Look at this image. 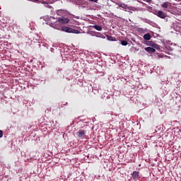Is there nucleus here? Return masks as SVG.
Wrapping results in <instances>:
<instances>
[{"label":"nucleus","mask_w":181,"mask_h":181,"mask_svg":"<svg viewBox=\"0 0 181 181\" xmlns=\"http://www.w3.org/2000/svg\"><path fill=\"white\" fill-rule=\"evenodd\" d=\"M121 44L122 46H127L128 45V42L125 40H122Z\"/></svg>","instance_id":"nucleus-12"},{"label":"nucleus","mask_w":181,"mask_h":181,"mask_svg":"<svg viewBox=\"0 0 181 181\" xmlns=\"http://www.w3.org/2000/svg\"><path fill=\"white\" fill-rule=\"evenodd\" d=\"M152 44H154V42H151V41H149L148 42V45H152Z\"/></svg>","instance_id":"nucleus-18"},{"label":"nucleus","mask_w":181,"mask_h":181,"mask_svg":"<svg viewBox=\"0 0 181 181\" xmlns=\"http://www.w3.org/2000/svg\"><path fill=\"white\" fill-rule=\"evenodd\" d=\"M89 1L98 3V0H88Z\"/></svg>","instance_id":"nucleus-17"},{"label":"nucleus","mask_w":181,"mask_h":181,"mask_svg":"<svg viewBox=\"0 0 181 181\" xmlns=\"http://www.w3.org/2000/svg\"><path fill=\"white\" fill-rule=\"evenodd\" d=\"M93 36H95L96 37L105 39V37L103 35V34H102L100 33H96L95 35H93Z\"/></svg>","instance_id":"nucleus-9"},{"label":"nucleus","mask_w":181,"mask_h":181,"mask_svg":"<svg viewBox=\"0 0 181 181\" xmlns=\"http://www.w3.org/2000/svg\"><path fill=\"white\" fill-rule=\"evenodd\" d=\"M57 22L62 24H67L69 22V19L68 18L62 17L58 18Z\"/></svg>","instance_id":"nucleus-4"},{"label":"nucleus","mask_w":181,"mask_h":181,"mask_svg":"<svg viewBox=\"0 0 181 181\" xmlns=\"http://www.w3.org/2000/svg\"><path fill=\"white\" fill-rule=\"evenodd\" d=\"M0 138H3V131L0 130Z\"/></svg>","instance_id":"nucleus-16"},{"label":"nucleus","mask_w":181,"mask_h":181,"mask_svg":"<svg viewBox=\"0 0 181 181\" xmlns=\"http://www.w3.org/2000/svg\"><path fill=\"white\" fill-rule=\"evenodd\" d=\"M161 7L164 8H168V4L167 3H164L163 4L161 5Z\"/></svg>","instance_id":"nucleus-13"},{"label":"nucleus","mask_w":181,"mask_h":181,"mask_svg":"<svg viewBox=\"0 0 181 181\" xmlns=\"http://www.w3.org/2000/svg\"><path fill=\"white\" fill-rule=\"evenodd\" d=\"M146 1H147V2H150V1H151V0H147Z\"/></svg>","instance_id":"nucleus-20"},{"label":"nucleus","mask_w":181,"mask_h":181,"mask_svg":"<svg viewBox=\"0 0 181 181\" xmlns=\"http://www.w3.org/2000/svg\"><path fill=\"white\" fill-rule=\"evenodd\" d=\"M175 1H181V0H175Z\"/></svg>","instance_id":"nucleus-19"},{"label":"nucleus","mask_w":181,"mask_h":181,"mask_svg":"<svg viewBox=\"0 0 181 181\" xmlns=\"http://www.w3.org/2000/svg\"><path fill=\"white\" fill-rule=\"evenodd\" d=\"M40 4H43L45 5V7L51 8L52 6L49 5V1H47V0H42L40 1Z\"/></svg>","instance_id":"nucleus-7"},{"label":"nucleus","mask_w":181,"mask_h":181,"mask_svg":"<svg viewBox=\"0 0 181 181\" xmlns=\"http://www.w3.org/2000/svg\"><path fill=\"white\" fill-rule=\"evenodd\" d=\"M61 30L62 32H65L66 33H74V34H78L80 33V31L79 30H75V29H73L71 28H69V27H62L61 28Z\"/></svg>","instance_id":"nucleus-1"},{"label":"nucleus","mask_w":181,"mask_h":181,"mask_svg":"<svg viewBox=\"0 0 181 181\" xmlns=\"http://www.w3.org/2000/svg\"><path fill=\"white\" fill-rule=\"evenodd\" d=\"M76 136L80 140L84 139L86 138V131L83 129H80L76 133Z\"/></svg>","instance_id":"nucleus-2"},{"label":"nucleus","mask_w":181,"mask_h":181,"mask_svg":"<svg viewBox=\"0 0 181 181\" xmlns=\"http://www.w3.org/2000/svg\"><path fill=\"white\" fill-rule=\"evenodd\" d=\"M148 46H151L153 48H156V49H159L160 47L159 45H156V43H152V45H148Z\"/></svg>","instance_id":"nucleus-11"},{"label":"nucleus","mask_w":181,"mask_h":181,"mask_svg":"<svg viewBox=\"0 0 181 181\" xmlns=\"http://www.w3.org/2000/svg\"><path fill=\"white\" fill-rule=\"evenodd\" d=\"M93 29H95L97 30L98 31H102L103 30V28L100 25H93L91 26Z\"/></svg>","instance_id":"nucleus-10"},{"label":"nucleus","mask_w":181,"mask_h":181,"mask_svg":"<svg viewBox=\"0 0 181 181\" xmlns=\"http://www.w3.org/2000/svg\"><path fill=\"white\" fill-rule=\"evenodd\" d=\"M144 50H146L148 54H154L156 52V49L151 47L144 48Z\"/></svg>","instance_id":"nucleus-6"},{"label":"nucleus","mask_w":181,"mask_h":181,"mask_svg":"<svg viewBox=\"0 0 181 181\" xmlns=\"http://www.w3.org/2000/svg\"><path fill=\"white\" fill-rule=\"evenodd\" d=\"M132 179H133L134 181L139 180L141 177H139V171H134L131 174Z\"/></svg>","instance_id":"nucleus-3"},{"label":"nucleus","mask_w":181,"mask_h":181,"mask_svg":"<svg viewBox=\"0 0 181 181\" xmlns=\"http://www.w3.org/2000/svg\"><path fill=\"white\" fill-rule=\"evenodd\" d=\"M143 38L144 40H151V35L150 33L144 34Z\"/></svg>","instance_id":"nucleus-8"},{"label":"nucleus","mask_w":181,"mask_h":181,"mask_svg":"<svg viewBox=\"0 0 181 181\" xmlns=\"http://www.w3.org/2000/svg\"><path fill=\"white\" fill-rule=\"evenodd\" d=\"M107 36V40H110V41H113V37L112 36H108V35H106Z\"/></svg>","instance_id":"nucleus-14"},{"label":"nucleus","mask_w":181,"mask_h":181,"mask_svg":"<svg viewBox=\"0 0 181 181\" xmlns=\"http://www.w3.org/2000/svg\"><path fill=\"white\" fill-rule=\"evenodd\" d=\"M157 16L159 17L160 18L164 19L167 17V15L165 13H163L161 11H158L157 13Z\"/></svg>","instance_id":"nucleus-5"},{"label":"nucleus","mask_w":181,"mask_h":181,"mask_svg":"<svg viewBox=\"0 0 181 181\" xmlns=\"http://www.w3.org/2000/svg\"><path fill=\"white\" fill-rule=\"evenodd\" d=\"M120 8H126V5L124 4H121L120 6H119Z\"/></svg>","instance_id":"nucleus-15"}]
</instances>
